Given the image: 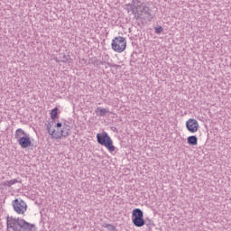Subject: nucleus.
<instances>
[{"mask_svg":"<svg viewBox=\"0 0 231 231\" xmlns=\"http://www.w3.org/2000/svg\"><path fill=\"white\" fill-rule=\"evenodd\" d=\"M125 9L128 14L134 15L136 21H151L152 19L151 8L145 2L132 0L131 3L125 5Z\"/></svg>","mask_w":231,"mask_h":231,"instance_id":"nucleus-1","label":"nucleus"},{"mask_svg":"<svg viewBox=\"0 0 231 231\" xmlns=\"http://www.w3.org/2000/svg\"><path fill=\"white\" fill-rule=\"evenodd\" d=\"M7 231H35V224H32L21 217H6Z\"/></svg>","mask_w":231,"mask_h":231,"instance_id":"nucleus-2","label":"nucleus"},{"mask_svg":"<svg viewBox=\"0 0 231 231\" xmlns=\"http://www.w3.org/2000/svg\"><path fill=\"white\" fill-rule=\"evenodd\" d=\"M14 138L22 149L32 147V139L30 138V134L24 132L23 128H18L15 131Z\"/></svg>","mask_w":231,"mask_h":231,"instance_id":"nucleus-3","label":"nucleus"},{"mask_svg":"<svg viewBox=\"0 0 231 231\" xmlns=\"http://www.w3.org/2000/svg\"><path fill=\"white\" fill-rule=\"evenodd\" d=\"M97 143H99V145H103L104 147H106L109 152H115L116 148L115 145H113V140L111 139L109 134H107L106 132L97 134Z\"/></svg>","mask_w":231,"mask_h":231,"instance_id":"nucleus-4","label":"nucleus"},{"mask_svg":"<svg viewBox=\"0 0 231 231\" xmlns=\"http://www.w3.org/2000/svg\"><path fill=\"white\" fill-rule=\"evenodd\" d=\"M112 50L116 53H122L125 51V48H127V41L123 36H117L112 40Z\"/></svg>","mask_w":231,"mask_h":231,"instance_id":"nucleus-5","label":"nucleus"},{"mask_svg":"<svg viewBox=\"0 0 231 231\" xmlns=\"http://www.w3.org/2000/svg\"><path fill=\"white\" fill-rule=\"evenodd\" d=\"M132 217L134 226H137V228H142V226H144L145 220L143 219V211L142 209H134L132 212Z\"/></svg>","mask_w":231,"mask_h":231,"instance_id":"nucleus-6","label":"nucleus"},{"mask_svg":"<svg viewBox=\"0 0 231 231\" xmlns=\"http://www.w3.org/2000/svg\"><path fill=\"white\" fill-rule=\"evenodd\" d=\"M13 207H14V212H16V214H24V212H26V210H28V205H26V202H24V200L19 199H15L13 201Z\"/></svg>","mask_w":231,"mask_h":231,"instance_id":"nucleus-7","label":"nucleus"},{"mask_svg":"<svg viewBox=\"0 0 231 231\" xmlns=\"http://www.w3.org/2000/svg\"><path fill=\"white\" fill-rule=\"evenodd\" d=\"M71 131V126L68 125H64L62 129L60 132H56V134H53L52 136L55 140H60V138H68L69 136V132Z\"/></svg>","mask_w":231,"mask_h":231,"instance_id":"nucleus-8","label":"nucleus"},{"mask_svg":"<svg viewBox=\"0 0 231 231\" xmlns=\"http://www.w3.org/2000/svg\"><path fill=\"white\" fill-rule=\"evenodd\" d=\"M186 128L189 133H198V130L199 129V123H198V120L189 118L186 122Z\"/></svg>","mask_w":231,"mask_h":231,"instance_id":"nucleus-9","label":"nucleus"},{"mask_svg":"<svg viewBox=\"0 0 231 231\" xmlns=\"http://www.w3.org/2000/svg\"><path fill=\"white\" fill-rule=\"evenodd\" d=\"M15 183H21V180H18L17 179H13L11 180H5V182H2V187H12V185H15Z\"/></svg>","mask_w":231,"mask_h":231,"instance_id":"nucleus-10","label":"nucleus"},{"mask_svg":"<svg viewBox=\"0 0 231 231\" xmlns=\"http://www.w3.org/2000/svg\"><path fill=\"white\" fill-rule=\"evenodd\" d=\"M187 140L189 145H196L198 143V136L196 135L189 136Z\"/></svg>","mask_w":231,"mask_h":231,"instance_id":"nucleus-11","label":"nucleus"},{"mask_svg":"<svg viewBox=\"0 0 231 231\" xmlns=\"http://www.w3.org/2000/svg\"><path fill=\"white\" fill-rule=\"evenodd\" d=\"M99 64H106V66H108V68H115L116 69H118V68H122V66L120 65H116L115 63H110V62H106V61H100Z\"/></svg>","mask_w":231,"mask_h":231,"instance_id":"nucleus-12","label":"nucleus"},{"mask_svg":"<svg viewBox=\"0 0 231 231\" xmlns=\"http://www.w3.org/2000/svg\"><path fill=\"white\" fill-rule=\"evenodd\" d=\"M47 131L49 134L51 136V138H53V134H57V132L55 130L51 131V124L50 123L47 125Z\"/></svg>","mask_w":231,"mask_h":231,"instance_id":"nucleus-13","label":"nucleus"},{"mask_svg":"<svg viewBox=\"0 0 231 231\" xmlns=\"http://www.w3.org/2000/svg\"><path fill=\"white\" fill-rule=\"evenodd\" d=\"M59 111V108L55 107L51 111V120H55L57 118V113Z\"/></svg>","mask_w":231,"mask_h":231,"instance_id":"nucleus-14","label":"nucleus"},{"mask_svg":"<svg viewBox=\"0 0 231 231\" xmlns=\"http://www.w3.org/2000/svg\"><path fill=\"white\" fill-rule=\"evenodd\" d=\"M62 57H60V62H63V64L68 63V61L69 60V55H66V54H61Z\"/></svg>","mask_w":231,"mask_h":231,"instance_id":"nucleus-15","label":"nucleus"},{"mask_svg":"<svg viewBox=\"0 0 231 231\" xmlns=\"http://www.w3.org/2000/svg\"><path fill=\"white\" fill-rule=\"evenodd\" d=\"M97 111H99L98 116H104L106 113H109V110L102 107H97Z\"/></svg>","mask_w":231,"mask_h":231,"instance_id":"nucleus-16","label":"nucleus"},{"mask_svg":"<svg viewBox=\"0 0 231 231\" xmlns=\"http://www.w3.org/2000/svg\"><path fill=\"white\" fill-rule=\"evenodd\" d=\"M103 226L105 228H107V230H110V231L115 230V226H113L112 224H105Z\"/></svg>","mask_w":231,"mask_h":231,"instance_id":"nucleus-17","label":"nucleus"},{"mask_svg":"<svg viewBox=\"0 0 231 231\" xmlns=\"http://www.w3.org/2000/svg\"><path fill=\"white\" fill-rule=\"evenodd\" d=\"M162 32H163V28L162 26L155 28V33H162Z\"/></svg>","mask_w":231,"mask_h":231,"instance_id":"nucleus-18","label":"nucleus"},{"mask_svg":"<svg viewBox=\"0 0 231 231\" xmlns=\"http://www.w3.org/2000/svg\"><path fill=\"white\" fill-rule=\"evenodd\" d=\"M56 127H57L58 129H60V127H62V123H57V124H56Z\"/></svg>","mask_w":231,"mask_h":231,"instance_id":"nucleus-19","label":"nucleus"},{"mask_svg":"<svg viewBox=\"0 0 231 231\" xmlns=\"http://www.w3.org/2000/svg\"><path fill=\"white\" fill-rule=\"evenodd\" d=\"M53 60H55V62H61L59 58H57V57H54Z\"/></svg>","mask_w":231,"mask_h":231,"instance_id":"nucleus-20","label":"nucleus"}]
</instances>
